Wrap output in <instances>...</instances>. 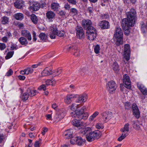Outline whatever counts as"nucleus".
Returning a JSON list of instances; mask_svg holds the SVG:
<instances>
[{"label": "nucleus", "instance_id": "f257e3e1", "mask_svg": "<svg viewBox=\"0 0 147 147\" xmlns=\"http://www.w3.org/2000/svg\"><path fill=\"white\" fill-rule=\"evenodd\" d=\"M76 106V109L71 113V116L79 119H86L88 116V114L87 113L84 112L86 109V107L84 106L78 110V109L80 107V105H77Z\"/></svg>", "mask_w": 147, "mask_h": 147}, {"label": "nucleus", "instance_id": "f03ea898", "mask_svg": "<svg viewBox=\"0 0 147 147\" xmlns=\"http://www.w3.org/2000/svg\"><path fill=\"white\" fill-rule=\"evenodd\" d=\"M114 39L117 45L118 46L123 44V32L120 28L116 27Z\"/></svg>", "mask_w": 147, "mask_h": 147}, {"label": "nucleus", "instance_id": "7ed1b4c3", "mask_svg": "<svg viewBox=\"0 0 147 147\" xmlns=\"http://www.w3.org/2000/svg\"><path fill=\"white\" fill-rule=\"evenodd\" d=\"M101 132L99 130H96L91 132L86 135L87 140L89 142H91L96 139H98L101 136Z\"/></svg>", "mask_w": 147, "mask_h": 147}, {"label": "nucleus", "instance_id": "20e7f679", "mask_svg": "<svg viewBox=\"0 0 147 147\" xmlns=\"http://www.w3.org/2000/svg\"><path fill=\"white\" fill-rule=\"evenodd\" d=\"M136 13L134 9H131L129 11V26H133L135 24L136 18Z\"/></svg>", "mask_w": 147, "mask_h": 147}, {"label": "nucleus", "instance_id": "39448f33", "mask_svg": "<svg viewBox=\"0 0 147 147\" xmlns=\"http://www.w3.org/2000/svg\"><path fill=\"white\" fill-rule=\"evenodd\" d=\"M121 26L124 30V34L127 35L129 34V20L127 18L123 19L122 22Z\"/></svg>", "mask_w": 147, "mask_h": 147}, {"label": "nucleus", "instance_id": "423d86ee", "mask_svg": "<svg viewBox=\"0 0 147 147\" xmlns=\"http://www.w3.org/2000/svg\"><path fill=\"white\" fill-rule=\"evenodd\" d=\"M85 140L80 136L72 138L71 139L70 142L71 144H76L78 146H81L84 143Z\"/></svg>", "mask_w": 147, "mask_h": 147}, {"label": "nucleus", "instance_id": "0eeeda50", "mask_svg": "<svg viewBox=\"0 0 147 147\" xmlns=\"http://www.w3.org/2000/svg\"><path fill=\"white\" fill-rule=\"evenodd\" d=\"M103 121L107 122L110 120L113 117V114L111 112L106 111L101 113Z\"/></svg>", "mask_w": 147, "mask_h": 147}, {"label": "nucleus", "instance_id": "6e6552de", "mask_svg": "<svg viewBox=\"0 0 147 147\" xmlns=\"http://www.w3.org/2000/svg\"><path fill=\"white\" fill-rule=\"evenodd\" d=\"M106 87L109 92L110 93H112L115 91L117 85L114 81H111L107 83L106 85Z\"/></svg>", "mask_w": 147, "mask_h": 147}, {"label": "nucleus", "instance_id": "1a4fd4ad", "mask_svg": "<svg viewBox=\"0 0 147 147\" xmlns=\"http://www.w3.org/2000/svg\"><path fill=\"white\" fill-rule=\"evenodd\" d=\"M124 51L123 55V60L126 64L128 63L129 60V45L125 44L124 46Z\"/></svg>", "mask_w": 147, "mask_h": 147}, {"label": "nucleus", "instance_id": "9d476101", "mask_svg": "<svg viewBox=\"0 0 147 147\" xmlns=\"http://www.w3.org/2000/svg\"><path fill=\"white\" fill-rule=\"evenodd\" d=\"M76 34L78 38L80 39H82L84 37V33L83 28L80 26H77L76 28Z\"/></svg>", "mask_w": 147, "mask_h": 147}, {"label": "nucleus", "instance_id": "9b49d317", "mask_svg": "<svg viewBox=\"0 0 147 147\" xmlns=\"http://www.w3.org/2000/svg\"><path fill=\"white\" fill-rule=\"evenodd\" d=\"M133 115L137 119H138L140 116V113L138 108L135 103H133L132 107Z\"/></svg>", "mask_w": 147, "mask_h": 147}, {"label": "nucleus", "instance_id": "f8f14e48", "mask_svg": "<svg viewBox=\"0 0 147 147\" xmlns=\"http://www.w3.org/2000/svg\"><path fill=\"white\" fill-rule=\"evenodd\" d=\"M66 111L65 109H61L60 110L58 114L55 116L56 121H59L63 119L65 117L66 113Z\"/></svg>", "mask_w": 147, "mask_h": 147}, {"label": "nucleus", "instance_id": "ddd939ff", "mask_svg": "<svg viewBox=\"0 0 147 147\" xmlns=\"http://www.w3.org/2000/svg\"><path fill=\"white\" fill-rule=\"evenodd\" d=\"M51 32L50 36L51 39H54L55 38L57 30V26L55 25H53L50 28Z\"/></svg>", "mask_w": 147, "mask_h": 147}, {"label": "nucleus", "instance_id": "4468645a", "mask_svg": "<svg viewBox=\"0 0 147 147\" xmlns=\"http://www.w3.org/2000/svg\"><path fill=\"white\" fill-rule=\"evenodd\" d=\"M29 9L34 11H37L40 8V4L37 2L32 1L30 3Z\"/></svg>", "mask_w": 147, "mask_h": 147}, {"label": "nucleus", "instance_id": "2eb2a0df", "mask_svg": "<svg viewBox=\"0 0 147 147\" xmlns=\"http://www.w3.org/2000/svg\"><path fill=\"white\" fill-rule=\"evenodd\" d=\"M88 98L87 95L84 94L78 96L76 100V102L79 103H82L86 102Z\"/></svg>", "mask_w": 147, "mask_h": 147}, {"label": "nucleus", "instance_id": "dca6fc26", "mask_svg": "<svg viewBox=\"0 0 147 147\" xmlns=\"http://www.w3.org/2000/svg\"><path fill=\"white\" fill-rule=\"evenodd\" d=\"M82 25L84 29H87L92 26V23L89 20L84 19L82 21Z\"/></svg>", "mask_w": 147, "mask_h": 147}, {"label": "nucleus", "instance_id": "f3484780", "mask_svg": "<svg viewBox=\"0 0 147 147\" xmlns=\"http://www.w3.org/2000/svg\"><path fill=\"white\" fill-rule=\"evenodd\" d=\"M53 73V71L51 68L48 67H46L43 70L41 73L42 76H49Z\"/></svg>", "mask_w": 147, "mask_h": 147}, {"label": "nucleus", "instance_id": "a211bd4d", "mask_svg": "<svg viewBox=\"0 0 147 147\" xmlns=\"http://www.w3.org/2000/svg\"><path fill=\"white\" fill-rule=\"evenodd\" d=\"M73 134V131L72 129H67L64 132L63 136L65 138L69 139L72 138Z\"/></svg>", "mask_w": 147, "mask_h": 147}, {"label": "nucleus", "instance_id": "6ab92c4d", "mask_svg": "<svg viewBox=\"0 0 147 147\" xmlns=\"http://www.w3.org/2000/svg\"><path fill=\"white\" fill-rule=\"evenodd\" d=\"M77 96V95L74 94H68L65 100V102L67 104H69L72 102L71 99L76 98Z\"/></svg>", "mask_w": 147, "mask_h": 147}, {"label": "nucleus", "instance_id": "aec40b11", "mask_svg": "<svg viewBox=\"0 0 147 147\" xmlns=\"http://www.w3.org/2000/svg\"><path fill=\"white\" fill-rule=\"evenodd\" d=\"M46 17L49 21L52 22L53 19L55 18V13L51 11H47L46 13Z\"/></svg>", "mask_w": 147, "mask_h": 147}, {"label": "nucleus", "instance_id": "412c9836", "mask_svg": "<svg viewBox=\"0 0 147 147\" xmlns=\"http://www.w3.org/2000/svg\"><path fill=\"white\" fill-rule=\"evenodd\" d=\"M138 88L140 90L141 92L144 95H147V88H146L144 86L140 83H137Z\"/></svg>", "mask_w": 147, "mask_h": 147}, {"label": "nucleus", "instance_id": "4be33fe9", "mask_svg": "<svg viewBox=\"0 0 147 147\" xmlns=\"http://www.w3.org/2000/svg\"><path fill=\"white\" fill-rule=\"evenodd\" d=\"M123 83L124 87L127 89L129 88V76L127 74L124 75L123 78Z\"/></svg>", "mask_w": 147, "mask_h": 147}, {"label": "nucleus", "instance_id": "5701e85b", "mask_svg": "<svg viewBox=\"0 0 147 147\" xmlns=\"http://www.w3.org/2000/svg\"><path fill=\"white\" fill-rule=\"evenodd\" d=\"M99 26L102 29L109 28L110 27L109 23L106 21H103L99 23Z\"/></svg>", "mask_w": 147, "mask_h": 147}, {"label": "nucleus", "instance_id": "b1692460", "mask_svg": "<svg viewBox=\"0 0 147 147\" xmlns=\"http://www.w3.org/2000/svg\"><path fill=\"white\" fill-rule=\"evenodd\" d=\"M23 4L22 0H16L14 3V5L16 8L21 9L22 8Z\"/></svg>", "mask_w": 147, "mask_h": 147}, {"label": "nucleus", "instance_id": "393cba45", "mask_svg": "<svg viewBox=\"0 0 147 147\" xmlns=\"http://www.w3.org/2000/svg\"><path fill=\"white\" fill-rule=\"evenodd\" d=\"M74 119L71 121V123L72 124L76 127H79L81 126V125H82L83 123L81 122L79 119Z\"/></svg>", "mask_w": 147, "mask_h": 147}, {"label": "nucleus", "instance_id": "a878e982", "mask_svg": "<svg viewBox=\"0 0 147 147\" xmlns=\"http://www.w3.org/2000/svg\"><path fill=\"white\" fill-rule=\"evenodd\" d=\"M21 34L22 35L27 38L29 40H30L31 39V35L30 32L26 30H24L22 31Z\"/></svg>", "mask_w": 147, "mask_h": 147}, {"label": "nucleus", "instance_id": "bb28decb", "mask_svg": "<svg viewBox=\"0 0 147 147\" xmlns=\"http://www.w3.org/2000/svg\"><path fill=\"white\" fill-rule=\"evenodd\" d=\"M87 36L88 39L90 40H93L96 37V33H90L89 32H86Z\"/></svg>", "mask_w": 147, "mask_h": 147}, {"label": "nucleus", "instance_id": "cd10ccee", "mask_svg": "<svg viewBox=\"0 0 147 147\" xmlns=\"http://www.w3.org/2000/svg\"><path fill=\"white\" fill-rule=\"evenodd\" d=\"M27 92L29 96H34L36 94V90L29 88L28 89Z\"/></svg>", "mask_w": 147, "mask_h": 147}, {"label": "nucleus", "instance_id": "c85d7f7f", "mask_svg": "<svg viewBox=\"0 0 147 147\" xmlns=\"http://www.w3.org/2000/svg\"><path fill=\"white\" fill-rule=\"evenodd\" d=\"M45 84L47 86L49 85H53L56 83V81L55 79L54 78H52L51 80L49 79L46 80L45 82Z\"/></svg>", "mask_w": 147, "mask_h": 147}, {"label": "nucleus", "instance_id": "c756f323", "mask_svg": "<svg viewBox=\"0 0 147 147\" xmlns=\"http://www.w3.org/2000/svg\"><path fill=\"white\" fill-rule=\"evenodd\" d=\"M14 17L16 19L18 20H21L24 18L23 15L21 13H18L15 14Z\"/></svg>", "mask_w": 147, "mask_h": 147}, {"label": "nucleus", "instance_id": "7c9ffc66", "mask_svg": "<svg viewBox=\"0 0 147 147\" xmlns=\"http://www.w3.org/2000/svg\"><path fill=\"white\" fill-rule=\"evenodd\" d=\"M19 41L22 45H26L28 44L26 39L24 37L20 38L19 39Z\"/></svg>", "mask_w": 147, "mask_h": 147}, {"label": "nucleus", "instance_id": "2f4dec72", "mask_svg": "<svg viewBox=\"0 0 147 147\" xmlns=\"http://www.w3.org/2000/svg\"><path fill=\"white\" fill-rule=\"evenodd\" d=\"M133 122V127L136 130H139L140 127L139 121L138 120H137L136 121H134Z\"/></svg>", "mask_w": 147, "mask_h": 147}, {"label": "nucleus", "instance_id": "473e14b6", "mask_svg": "<svg viewBox=\"0 0 147 147\" xmlns=\"http://www.w3.org/2000/svg\"><path fill=\"white\" fill-rule=\"evenodd\" d=\"M39 37L40 38L41 40L43 41H45L47 39V35L43 33H40L39 35Z\"/></svg>", "mask_w": 147, "mask_h": 147}, {"label": "nucleus", "instance_id": "72a5a7b5", "mask_svg": "<svg viewBox=\"0 0 147 147\" xmlns=\"http://www.w3.org/2000/svg\"><path fill=\"white\" fill-rule=\"evenodd\" d=\"M129 130V125L128 124H126L125 125L123 128H122L121 131L124 133L127 134V132Z\"/></svg>", "mask_w": 147, "mask_h": 147}, {"label": "nucleus", "instance_id": "f704fd0d", "mask_svg": "<svg viewBox=\"0 0 147 147\" xmlns=\"http://www.w3.org/2000/svg\"><path fill=\"white\" fill-rule=\"evenodd\" d=\"M112 67L113 70L115 71L116 72H117L119 70V66L116 62H114L112 65Z\"/></svg>", "mask_w": 147, "mask_h": 147}, {"label": "nucleus", "instance_id": "c9c22d12", "mask_svg": "<svg viewBox=\"0 0 147 147\" xmlns=\"http://www.w3.org/2000/svg\"><path fill=\"white\" fill-rule=\"evenodd\" d=\"M30 18L34 23L36 24L37 23L38 19L37 16L35 14H32L30 16Z\"/></svg>", "mask_w": 147, "mask_h": 147}, {"label": "nucleus", "instance_id": "e433bc0d", "mask_svg": "<svg viewBox=\"0 0 147 147\" xmlns=\"http://www.w3.org/2000/svg\"><path fill=\"white\" fill-rule=\"evenodd\" d=\"M59 7V4L57 3H53L51 5V9L54 10H56Z\"/></svg>", "mask_w": 147, "mask_h": 147}, {"label": "nucleus", "instance_id": "4c0bfd02", "mask_svg": "<svg viewBox=\"0 0 147 147\" xmlns=\"http://www.w3.org/2000/svg\"><path fill=\"white\" fill-rule=\"evenodd\" d=\"M99 113L97 111H95L91 115L89 118V119L90 121H92L99 114Z\"/></svg>", "mask_w": 147, "mask_h": 147}, {"label": "nucleus", "instance_id": "58836bf2", "mask_svg": "<svg viewBox=\"0 0 147 147\" xmlns=\"http://www.w3.org/2000/svg\"><path fill=\"white\" fill-rule=\"evenodd\" d=\"M9 18L6 16H3L1 18V23L4 24H8L9 22Z\"/></svg>", "mask_w": 147, "mask_h": 147}, {"label": "nucleus", "instance_id": "ea45409f", "mask_svg": "<svg viewBox=\"0 0 147 147\" xmlns=\"http://www.w3.org/2000/svg\"><path fill=\"white\" fill-rule=\"evenodd\" d=\"M25 71L26 75H28L32 74L33 71V69L32 67H28L25 69Z\"/></svg>", "mask_w": 147, "mask_h": 147}, {"label": "nucleus", "instance_id": "a19ab883", "mask_svg": "<svg viewBox=\"0 0 147 147\" xmlns=\"http://www.w3.org/2000/svg\"><path fill=\"white\" fill-rule=\"evenodd\" d=\"M91 131V129L90 127H86L84 129L82 130V132L83 133V134H88L90 133Z\"/></svg>", "mask_w": 147, "mask_h": 147}, {"label": "nucleus", "instance_id": "79ce46f5", "mask_svg": "<svg viewBox=\"0 0 147 147\" xmlns=\"http://www.w3.org/2000/svg\"><path fill=\"white\" fill-rule=\"evenodd\" d=\"M88 70L87 67L86 66L84 67H81L80 69L79 70V73L82 74V72L83 73H85L86 71Z\"/></svg>", "mask_w": 147, "mask_h": 147}, {"label": "nucleus", "instance_id": "37998d69", "mask_svg": "<svg viewBox=\"0 0 147 147\" xmlns=\"http://www.w3.org/2000/svg\"><path fill=\"white\" fill-rule=\"evenodd\" d=\"M65 34V32L63 30L57 31L56 35L60 37L63 36Z\"/></svg>", "mask_w": 147, "mask_h": 147}, {"label": "nucleus", "instance_id": "c03bdc74", "mask_svg": "<svg viewBox=\"0 0 147 147\" xmlns=\"http://www.w3.org/2000/svg\"><path fill=\"white\" fill-rule=\"evenodd\" d=\"M29 95L26 91L24 93L22 96V100H26L28 98Z\"/></svg>", "mask_w": 147, "mask_h": 147}, {"label": "nucleus", "instance_id": "a18cd8bd", "mask_svg": "<svg viewBox=\"0 0 147 147\" xmlns=\"http://www.w3.org/2000/svg\"><path fill=\"white\" fill-rule=\"evenodd\" d=\"M13 54V51L8 52L7 53V55L5 57V59H7L11 58Z\"/></svg>", "mask_w": 147, "mask_h": 147}, {"label": "nucleus", "instance_id": "49530a36", "mask_svg": "<svg viewBox=\"0 0 147 147\" xmlns=\"http://www.w3.org/2000/svg\"><path fill=\"white\" fill-rule=\"evenodd\" d=\"M87 32H89L90 33H96L95 29L92 26L87 29Z\"/></svg>", "mask_w": 147, "mask_h": 147}, {"label": "nucleus", "instance_id": "de8ad7c7", "mask_svg": "<svg viewBox=\"0 0 147 147\" xmlns=\"http://www.w3.org/2000/svg\"><path fill=\"white\" fill-rule=\"evenodd\" d=\"M128 135V134H125L123 133L122 134V135L118 138V140L119 141H121L123 139L125 138Z\"/></svg>", "mask_w": 147, "mask_h": 147}, {"label": "nucleus", "instance_id": "09e8293b", "mask_svg": "<svg viewBox=\"0 0 147 147\" xmlns=\"http://www.w3.org/2000/svg\"><path fill=\"white\" fill-rule=\"evenodd\" d=\"M76 48V47H74V46L73 45H70V46H67L65 47V49H66L67 51H69L71 50L72 49V50H75V49Z\"/></svg>", "mask_w": 147, "mask_h": 147}, {"label": "nucleus", "instance_id": "8fccbe9b", "mask_svg": "<svg viewBox=\"0 0 147 147\" xmlns=\"http://www.w3.org/2000/svg\"><path fill=\"white\" fill-rule=\"evenodd\" d=\"M96 127L98 129H102L104 128L103 125L100 123H97L96 125Z\"/></svg>", "mask_w": 147, "mask_h": 147}, {"label": "nucleus", "instance_id": "3c124183", "mask_svg": "<svg viewBox=\"0 0 147 147\" xmlns=\"http://www.w3.org/2000/svg\"><path fill=\"white\" fill-rule=\"evenodd\" d=\"M62 72V69H61L59 68L56 70L54 72L53 71V73H55V76H58L61 74Z\"/></svg>", "mask_w": 147, "mask_h": 147}, {"label": "nucleus", "instance_id": "603ef678", "mask_svg": "<svg viewBox=\"0 0 147 147\" xmlns=\"http://www.w3.org/2000/svg\"><path fill=\"white\" fill-rule=\"evenodd\" d=\"M94 51L96 54H98L100 50V46L98 45H96L94 46Z\"/></svg>", "mask_w": 147, "mask_h": 147}, {"label": "nucleus", "instance_id": "864d4df0", "mask_svg": "<svg viewBox=\"0 0 147 147\" xmlns=\"http://www.w3.org/2000/svg\"><path fill=\"white\" fill-rule=\"evenodd\" d=\"M38 89L40 90H43L45 91L46 89V86L45 84H42L38 87Z\"/></svg>", "mask_w": 147, "mask_h": 147}, {"label": "nucleus", "instance_id": "5fc2aeb1", "mask_svg": "<svg viewBox=\"0 0 147 147\" xmlns=\"http://www.w3.org/2000/svg\"><path fill=\"white\" fill-rule=\"evenodd\" d=\"M6 47L5 44L3 43H0V49L1 50H4Z\"/></svg>", "mask_w": 147, "mask_h": 147}, {"label": "nucleus", "instance_id": "6e6d98bb", "mask_svg": "<svg viewBox=\"0 0 147 147\" xmlns=\"http://www.w3.org/2000/svg\"><path fill=\"white\" fill-rule=\"evenodd\" d=\"M71 11L74 15H76L78 13L77 10L75 8H72L71 9Z\"/></svg>", "mask_w": 147, "mask_h": 147}, {"label": "nucleus", "instance_id": "4d7b16f0", "mask_svg": "<svg viewBox=\"0 0 147 147\" xmlns=\"http://www.w3.org/2000/svg\"><path fill=\"white\" fill-rule=\"evenodd\" d=\"M76 105L75 103H73L69 107L70 109L72 111H74L76 109Z\"/></svg>", "mask_w": 147, "mask_h": 147}, {"label": "nucleus", "instance_id": "13d9d810", "mask_svg": "<svg viewBox=\"0 0 147 147\" xmlns=\"http://www.w3.org/2000/svg\"><path fill=\"white\" fill-rule=\"evenodd\" d=\"M13 73V70L11 69H10L6 73V75L9 76L11 75Z\"/></svg>", "mask_w": 147, "mask_h": 147}, {"label": "nucleus", "instance_id": "bf43d9fd", "mask_svg": "<svg viewBox=\"0 0 147 147\" xmlns=\"http://www.w3.org/2000/svg\"><path fill=\"white\" fill-rule=\"evenodd\" d=\"M41 140V139H40L39 141H37L36 142L34 145V146L35 147H39L40 142Z\"/></svg>", "mask_w": 147, "mask_h": 147}, {"label": "nucleus", "instance_id": "052dcab7", "mask_svg": "<svg viewBox=\"0 0 147 147\" xmlns=\"http://www.w3.org/2000/svg\"><path fill=\"white\" fill-rule=\"evenodd\" d=\"M74 50L75 51L74 52V55L76 57H78L80 55L79 51L78 50H75V49Z\"/></svg>", "mask_w": 147, "mask_h": 147}, {"label": "nucleus", "instance_id": "680f3d73", "mask_svg": "<svg viewBox=\"0 0 147 147\" xmlns=\"http://www.w3.org/2000/svg\"><path fill=\"white\" fill-rule=\"evenodd\" d=\"M46 6V4L45 2H41L40 4V7L42 8H44Z\"/></svg>", "mask_w": 147, "mask_h": 147}, {"label": "nucleus", "instance_id": "e2e57ef3", "mask_svg": "<svg viewBox=\"0 0 147 147\" xmlns=\"http://www.w3.org/2000/svg\"><path fill=\"white\" fill-rule=\"evenodd\" d=\"M1 40L4 42H7L8 41V39L6 36H4L2 38Z\"/></svg>", "mask_w": 147, "mask_h": 147}, {"label": "nucleus", "instance_id": "0e129e2a", "mask_svg": "<svg viewBox=\"0 0 147 147\" xmlns=\"http://www.w3.org/2000/svg\"><path fill=\"white\" fill-rule=\"evenodd\" d=\"M48 131V129L46 127H44L43 128V131L42 132V135H44L46 132H47Z\"/></svg>", "mask_w": 147, "mask_h": 147}, {"label": "nucleus", "instance_id": "69168bd1", "mask_svg": "<svg viewBox=\"0 0 147 147\" xmlns=\"http://www.w3.org/2000/svg\"><path fill=\"white\" fill-rule=\"evenodd\" d=\"M18 78L20 80H24L25 79V76L22 75H19L18 76Z\"/></svg>", "mask_w": 147, "mask_h": 147}, {"label": "nucleus", "instance_id": "338daca9", "mask_svg": "<svg viewBox=\"0 0 147 147\" xmlns=\"http://www.w3.org/2000/svg\"><path fill=\"white\" fill-rule=\"evenodd\" d=\"M70 3L73 4H75L76 2V0H67Z\"/></svg>", "mask_w": 147, "mask_h": 147}, {"label": "nucleus", "instance_id": "774afa93", "mask_svg": "<svg viewBox=\"0 0 147 147\" xmlns=\"http://www.w3.org/2000/svg\"><path fill=\"white\" fill-rule=\"evenodd\" d=\"M125 108L128 110L129 108V102H126L125 104Z\"/></svg>", "mask_w": 147, "mask_h": 147}]
</instances>
